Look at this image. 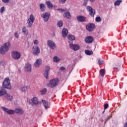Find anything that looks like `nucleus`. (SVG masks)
<instances>
[{"label": "nucleus", "mask_w": 127, "mask_h": 127, "mask_svg": "<svg viewBox=\"0 0 127 127\" xmlns=\"http://www.w3.org/2000/svg\"><path fill=\"white\" fill-rule=\"evenodd\" d=\"M11 45L10 43L9 42L4 44L3 46L0 48V54L4 55V54H5V52H7V51L9 50Z\"/></svg>", "instance_id": "f257e3e1"}, {"label": "nucleus", "mask_w": 127, "mask_h": 127, "mask_svg": "<svg viewBox=\"0 0 127 127\" xmlns=\"http://www.w3.org/2000/svg\"><path fill=\"white\" fill-rule=\"evenodd\" d=\"M2 87L4 89H8V90H11V85H10V80L8 77H6L4 79L2 85Z\"/></svg>", "instance_id": "f03ea898"}, {"label": "nucleus", "mask_w": 127, "mask_h": 127, "mask_svg": "<svg viewBox=\"0 0 127 127\" xmlns=\"http://www.w3.org/2000/svg\"><path fill=\"white\" fill-rule=\"evenodd\" d=\"M11 56L13 59H15V60H18V59H20L21 55L20 54V53L17 51H13L12 52Z\"/></svg>", "instance_id": "7ed1b4c3"}, {"label": "nucleus", "mask_w": 127, "mask_h": 127, "mask_svg": "<svg viewBox=\"0 0 127 127\" xmlns=\"http://www.w3.org/2000/svg\"><path fill=\"white\" fill-rule=\"evenodd\" d=\"M69 47L74 51H77L80 49V46L77 44H73V42H69Z\"/></svg>", "instance_id": "20e7f679"}, {"label": "nucleus", "mask_w": 127, "mask_h": 127, "mask_svg": "<svg viewBox=\"0 0 127 127\" xmlns=\"http://www.w3.org/2000/svg\"><path fill=\"white\" fill-rule=\"evenodd\" d=\"M59 83V80L58 79H54L50 81V86L51 88H54V87H56L57 84Z\"/></svg>", "instance_id": "39448f33"}, {"label": "nucleus", "mask_w": 127, "mask_h": 127, "mask_svg": "<svg viewBox=\"0 0 127 127\" xmlns=\"http://www.w3.org/2000/svg\"><path fill=\"white\" fill-rule=\"evenodd\" d=\"M34 22V16L31 14L30 15V18L27 20V23L28 24L29 27H31L32 24Z\"/></svg>", "instance_id": "423d86ee"}, {"label": "nucleus", "mask_w": 127, "mask_h": 127, "mask_svg": "<svg viewBox=\"0 0 127 127\" xmlns=\"http://www.w3.org/2000/svg\"><path fill=\"white\" fill-rule=\"evenodd\" d=\"M1 109L3 112H5V113H7L8 115H14L15 114V111L13 110H9L5 107H1Z\"/></svg>", "instance_id": "0eeeda50"}, {"label": "nucleus", "mask_w": 127, "mask_h": 127, "mask_svg": "<svg viewBox=\"0 0 127 127\" xmlns=\"http://www.w3.org/2000/svg\"><path fill=\"white\" fill-rule=\"evenodd\" d=\"M40 53V49L38 46H36L33 47V54L35 56L38 55Z\"/></svg>", "instance_id": "6e6552de"}, {"label": "nucleus", "mask_w": 127, "mask_h": 127, "mask_svg": "<svg viewBox=\"0 0 127 127\" xmlns=\"http://www.w3.org/2000/svg\"><path fill=\"white\" fill-rule=\"evenodd\" d=\"M47 44L51 49H55L56 46H55V43L53 41L49 40L47 41Z\"/></svg>", "instance_id": "1a4fd4ad"}, {"label": "nucleus", "mask_w": 127, "mask_h": 127, "mask_svg": "<svg viewBox=\"0 0 127 127\" xmlns=\"http://www.w3.org/2000/svg\"><path fill=\"white\" fill-rule=\"evenodd\" d=\"M86 27L87 30H88L89 32H92L95 29V24L93 23H89L86 25Z\"/></svg>", "instance_id": "9d476101"}, {"label": "nucleus", "mask_w": 127, "mask_h": 127, "mask_svg": "<svg viewBox=\"0 0 127 127\" xmlns=\"http://www.w3.org/2000/svg\"><path fill=\"white\" fill-rule=\"evenodd\" d=\"M50 13L49 12H46L44 15H41V17L44 18L45 22H47L50 17Z\"/></svg>", "instance_id": "9b49d317"}, {"label": "nucleus", "mask_w": 127, "mask_h": 127, "mask_svg": "<svg viewBox=\"0 0 127 127\" xmlns=\"http://www.w3.org/2000/svg\"><path fill=\"white\" fill-rule=\"evenodd\" d=\"M49 71H50V66L48 65H46L45 66V71L44 72V76L47 79H48V74L49 73Z\"/></svg>", "instance_id": "f8f14e48"}, {"label": "nucleus", "mask_w": 127, "mask_h": 127, "mask_svg": "<svg viewBox=\"0 0 127 127\" xmlns=\"http://www.w3.org/2000/svg\"><path fill=\"white\" fill-rule=\"evenodd\" d=\"M93 41H94V38H93V37L91 36H87L85 38V43H87V44L92 43V42H93Z\"/></svg>", "instance_id": "ddd939ff"}, {"label": "nucleus", "mask_w": 127, "mask_h": 127, "mask_svg": "<svg viewBox=\"0 0 127 127\" xmlns=\"http://www.w3.org/2000/svg\"><path fill=\"white\" fill-rule=\"evenodd\" d=\"M42 64V60L40 59L36 60L34 63V66L36 68H38L40 66L41 64Z\"/></svg>", "instance_id": "4468645a"}, {"label": "nucleus", "mask_w": 127, "mask_h": 127, "mask_svg": "<svg viewBox=\"0 0 127 127\" xmlns=\"http://www.w3.org/2000/svg\"><path fill=\"white\" fill-rule=\"evenodd\" d=\"M86 19H87V18H86V17H84L83 16H81V15H79L77 17V20L79 22H84L86 21Z\"/></svg>", "instance_id": "2eb2a0df"}, {"label": "nucleus", "mask_w": 127, "mask_h": 127, "mask_svg": "<svg viewBox=\"0 0 127 127\" xmlns=\"http://www.w3.org/2000/svg\"><path fill=\"white\" fill-rule=\"evenodd\" d=\"M42 102H43L44 108L46 110L49 109L50 104H49L48 102L46 101L45 100H42Z\"/></svg>", "instance_id": "dca6fc26"}, {"label": "nucleus", "mask_w": 127, "mask_h": 127, "mask_svg": "<svg viewBox=\"0 0 127 127\" xmlns=\"http://www.w3.org/2000/svg\"><path fill=\"white\" fill-rule=\"evenodd\" d=\"M25 70L28 73H30L31 72V64H27L25 66Z\"/></svg>", "instance_id": "f3484780"}, {"label": "nucleus", "mask_w": 127, "mask_h": 127, "mask_svg": "<svg viewBox=\"0 0 127 127\" xmlns=\"http://www.w3.org/2000/svg\"><path fill=\"white\" fill-rule=\"evenodd\" d=\"M32 106H34V105H37L39 103V101H38V99H37V97H34L32 99Z\"/></svg>", "instance_id": "a211bd4d"}, {"label": "nucleus", "mask_w": 127, "mask_h": 127, "mask_svg": "<svg viewBox=\"0 0 127 127\" xmlns=\"http://www.w3.org/2000/svg\"><path fill=\"white\" fill-rule=\"evenodd\" d=\"M67 38L69 40L68 41L69 44H70V42H73V41L75 40V37L72 35H68L67 36Z\"/></svg>", "instance_id": "6ab92c4d"}, {"label": "nucleus", "mask_w": 127, "mask_h": 127, "mask_svg": "<svg viewBox=\"0 0 127 127\" xmlns=\"http://www.w3.org/2000/svg\"><path fill=\"white\" fill-rule=\"evenodd\" d=\"M63 37H66L68 35V30L64 28L62 31Z\"/></svg>", "instance_id": "aec40b11"}, {"label": "nucleus", "mask_w": 127, "mask_h": 127, "mask_svg": "<svg viewBox=\"0 0 127 127\" xmlns=\"http://www.w3.org/2000/svg\"><path fill=\"white\" fill-rule=\"evenodd\" d=\"M15 113L18 114L19 115H22L23 114V110L22 109H16L14 110Z\"/></svg>", "instance_id": "412c9836"}, {"label": "nucleus", "mask_w": 127, "mask_h": 127, "mask_svg": "<svg viewBox=\"0 0 127 127\" xmlns=\"http://www.w3.org/2000/svg\"><path fill=\"white\" fill-rule=\"evenodd\" d=\"M5 95V98H6L7 100H9V101H12V99H13V97H12V96L10 95L8 93H7V92H6Z\"/></svg>", "instance_id": "4be33fe9"}, {"label": "nucleus", "mask_w": 127, "mask_h": 127, "mask_svg": "<svg viewBox=\"0 0 127 127\" xmlns=\"http://www.w3.org/2000/svg\"><path fill=\"white\" fill-rule=\"evenodd\" d=\"M46 5H47L48 8H52V7H53V4H52V3H51V1H46Z\"/></svg>", "instance_id": "5701e85b"}, {"label": "nucleus", "mask_w": 127, "mask_h": 127, "mask_svg": "<svg viewBox=\"0 0 127 127\" xmlns=\"http://www.w3.org/2000/svg\"><path fill=\"white\" fill-rule=\"evenodd\" d=\"M64 17H66V18H71V14L69 12H65L64 14Z\"/></svg>", "instance_id": "b1692460"}, {"label": "nucleus", "mask_w": 127, "mask_h": 127, "mask_svg": "<svg viewBox=\"0 0 127 127\" xmlns=\"http://www.w3.org/2000/svg\"><path fill=\"white\" fill-rule=\"evenodd\" d=\"M22 33H23L24 35H27L28 34V30L26 29L25 28H23L22 29Z\"/></svg>", "instance_id": "393cba45"}, {"label": "nucleus", "mask_w": 127, "mask_h": 127, "mask_svg": "<svg viewBox=\"0 0 127 127\" xmlns=\"http://www.w3.org/2000/svg\"><path fill=\"white\" fill-rule=\"evenodd\" d=\"M121 64H120L119 63H117L113 65L114 69H115H115L119 70L121 68Z\"/></svg>", "instance_id": "a878e982"}, {"label": "nucleus", "mask_w": 127, "mask_h": 127, "mask_svg": "<svg viewBox=\"0 0 127 127\" xmlns=\"http://www.w3.org/2000/svg\"><path fill=\"white\" fill-rule=\"evenodd\" d=\"M106 73V70L105 69H101L100 70V75L102 77H104L105 76V73Z\"/></svg>", "instance_id": "bb28decb"}, {"label": "nucleus", "mask_w": 127, "mask_h": 127, "mask_svg": "<svg viewBox=\"0 0 127 127\" xmlns=\"http://www.w3.org/2000/svg\"><path fill=\"white\" fill-rule=\"evenodd\" d=\"M89 15H90V16L93 17V16H94L96 13V10H95V9H93V10L89 12Z\"/></svg>", "instance_id": "cd10ccee"}, {"label": "nucleus", "mask_w": 127, "mask_h": 127, "mask_svg": "<svg viewBox=\"0 0 127 127\" xmlns=\"http://www.w3.org/2000/svg\"><path fill=\"white\" fill-rule=\"evenodd\" d=\"M5 94H6V90H5V89H1V90H0V97L5 95Z\"/></svg>", "instance_id": "c85d7f7f"}, {"label": "nucleus", "mask_w": 127, "mask_h": 127, "mask_svg": "<svg viewBox=\"0 0 127 127\" xmlns=\"http://www.w3.org/2000/svg\"><path fill=\"white\" fill-rule=\"evenodd\" d=\"M40 7L42 11H44V10H45V4L43 3L40 4Z\"/></svg>", "instance_id": "c756f323"}, {"label": "nucleus", "mask_w": 127, "mask_h": 127, "mask_svg": "<svg viewBox=\"0 0 127 127\" xmlns=\"http://www.w3.org/2000/svg\"><path fill=\"white\" fill-rule=\"evenodd\" d=\"M54 62L56 63H57L58 62H59L61 60L60 58H58L57 56H55L53 58Z\"/></svg>", "instance_id": "7c9ffc66"}, {"label": "nucleus", "mask_w": 127, "mask_h": 127, "mask_svg": "<svg viewBox=\"0 0 127 127\" xmlns=\"http://www.w3.org/2000/svg\"><path fill=\"white\" fill-rule=\"evenodd\" d=\"M85 53L86 54V55H92L93 54V51H89L87 50H86L85 51Z\"/></svg>", "instance_id": "2f4dec72"}, {"label": "nucleus", "mask_w": 127, "mask_h": 127, "mask_svg": "<svg viewBox=\"0 0 127 127\" xmlns=\"http://www.w3.org/2000/svg\"><path fill=\"white\" fill-rule=\"evenodd\" d=\"M28 86H24L22 87L21 89V91H22V92H26V91H27V90H28Z\"/></svg>", "instance_id": "473e14b6"}, {"label": "nucleus", "mask_w": 127, "mask_h": 127, "mask_svg": "<svg viewBox=\"0 0 127 127\" xmlns=\"http://www.w3.org/2000/svg\"><path fill=\"white\" fill-rule=\"evenodd\" d=\"M47 92V89L46 88H44L43 90H42L40 91L41 95H44L46 94Z\"/></svg>", "instance_id": "72a5a7b5"}, {"label": "nucleus", "mask_w": 127, "mask_h": 127, "mask_svg": "<svg viewBox=\"0 0 127 127\" xmlns=\"http://www.w3.org/2000/svg\"><path fill=\"white\" fill-rule=\"evenodd\" d=\"M57 25L58 27H62L63 26V21H60L58 22Z\"/></svg>", "instance_id": "f704fd0d"}, {"label": "nucleus", "mask_w": 127, "mask_h": 127, "mask_svg": "<svg viewBox=\"0 0 127 127\" xmlns=\"http://www.w3.org/2000/svg\"><path fill=\"white\" fill-rule=\"evenodd\" d=\"M123 1V0H117L115 3H114V5H119L120 4H121V2H122Z\"/></svg>", "instance_id": "c9c22d12"}, {"label": "nucleus", "mask_w": 127, "mask_h": 127, "mask_svg": "<svg viewBox=\"0 0 127 127\" xmlns=\"http://www.w3.org/2000/svg\"><path fill=\"white\" fill-rule=\"evenodd\" d=\"M86 9L87 11H88V12H89L90 11L93 10L94 9H93L91 6H87L86 7Z\"/></svg>", "instance_id": "e433bc0d"}, {"label": "nucleus", "mask_w": 127, "mask_h": 127, "mask_svg": "<svg viewBox=\"0 0 127 127\" xmlns=\"http://www.w3.org/2000/svg\"><path fill=\"white\" fill-rule=\"evenodd\" d=\"M98 63L99 65H102V64H104V60H102L101 59H98Z\"/></svg>", "instance_id": "4c0bfd02"}, {"label": "nucleus", "mask_w": 127, "mask_h": 127, "mask_svg": "<svg viewBox=\"0 0 127 127\" xmlns=\"http://www.w3.org/2000/svg\"><path fill=\"white\" fill-rule=\"evenodd\" d=\"M57 10H58V11H60V12H65V11H66L65 9H64L63 8H58L57 9Z\"/></svg>", "instance_id": "58836bf2"}, {"label": "nucleus", "mask_w": 127, "mask_h": 127, "mask_svg": "<svg viewBox=\"0 0 127 127\" xmlns=\"http://www.w3.org/2000/svg\"><path fill=\"white\" fill-rule=\"evenodd\" d=\"M95 20L96 22H100V21H101L102 19H101V17H97L95 19Z\"/></svg>", "instance_id": "ea45409f"}, {"label": "nucleus", "mask_w": 127, "mask_h": 127, "mask_svg": "<svg viewBox=\"0 0 127 127\" xmlns=\"http://www.w3.org/2000/svg\"><path fill=\"white\" fill-rule=\"evenodd\" d=\"M111 118H112V116H109L106 119H105L104 125H106V123L107 122H108V121H110V120H111Z\"/></svg>", "instance_id": "a19ab883"}, {"label": "nucleus", "mask_w": 127, "mask_h": 127, "mask_svg": "<svg viewBox=\"0 0 127 127\" xmlns=\"http://www.w3.org/2000/svg\"><path fill=\"white\" fill-rule=\"evenodd\" d=\"M67 0H59L60 3L64 4L66 2Z\"/></svg>", "instance_id": "79ce46f5"}, {"label": "nucleus", "mask_w": 127, "mask_h": 127, "mask_svg": "<svg viewBox=\"0 0 127 127\" xmlns=\"http://www.w3.org/2000/svg\"><path fill=\"white\" fill-rule=\"evenodd\" d=\"M88 0H84V2H83V5L86 6L88 4Z\"/></svg>", "instance_id": "37998d69"}, {"label": "nucleus", "mask_w": 127, "mask_h": 127, "mask_svg": "<svg viewBox=\"0 0 127 127\" xmlns=\"http://www.w3.org/2000/svg\"><path fill=\"white\" fill-rule=\"evenodd\" d=\"M0 11L1 12V13H2L3 12V11H4V6H2L0 9Z\"/></svg>", "instance_id": "c03bdc74"}, {"label": "nucleus", "mask_w": 127, "mask_h": 127, "mask_svg": "<svg viewBox=\"0 0 127 127\" xmlns=\"http://www.w3.org/2000/svg\"><path fill=\"white\" fill-rule=\"evenodd\" d=\"M109 108V104H106L104 105V110H107Z\"/></svg>", "instance_id": "a18cd8bd"}, {"label": "nucleus", "mask_w": 127, "mask_h": 127, "mask_svg": "<svg viewBox=\"0 0 127 127\" xmlns=\"http://www.w3.org/2000/svg\"><path fill=\"white\" fill-rule=\"evenodd\" d=\"M39 42H38V40H35L34 41V44H35V45H37V44H38Z\"/></svg>", "instance_id": "49530a36"}, {"label": "nucleus", "mask_w": 127, "mask_h": 127, "mask_svg": "<svg viewBox=\"0 0 127 127\" xmlns=\"http://www.w3.org/2000/svg\"><path fill=\"white\" fill-rule=\"evenodd\" d=\"M2 1L5 3H8V2H9V0H2Z\"/></svg>", "instance_id": "de8ad7c7"}, {"label": "nucleus", "mask_w": 127, "mask_h": 127, "mask_svg": "<svg viewBox=\"0 0 127 127\" xmlns=\"http://www.w3.org/2000/svg\"><path fill=\"white\" fill-rule=\"evenodd\" d=\"M14 36L16 37V38H18V37H19L18 33H15Z\"/></svg>", "instance_id": "09e8293b"}, {"label": "nucleus", "mask_w": 127, "mask_h": 127, "mask_svg": "<svg viewBox=\"0 0 127 127\" xmlns=\"http://www.w3.org/2000/svg\"><path fill=\"white\" fill-rule=\"evenodd\" d=\"M0 64L1 65V66H3V65H4V62H3V61L0 62Z\"/></svg>", "instance_id": "8fccbe9b"}, {"label": "nucleus", "mask_w": 127, "mask_h": 127, "mask_svg": "<svg viewBox=\"0 0 127 127\" xmlns=\"http://www.w3.org/2000/svg\"><path fill=\"white\" fill-rule=\"evenodd\" d=\"M60 70H65V67H64V66H62L60 67Z\"/></svg>", "instance_id": "3c124183"}, {"label": "nucleus", "mask_w": 127, "mask_h": 127, "mask_svg": "<svg viewBox=\"0 0 127 127\" xmlns=\"http://www.w3.org/2000/svg\"><path fill=\"white\" fill-rule=\"evenodd\" d=\"M105 113V109L103 111V112H102V114H104Z\"/></svg>", "instance_id": "603ef678"}]
</instances>
